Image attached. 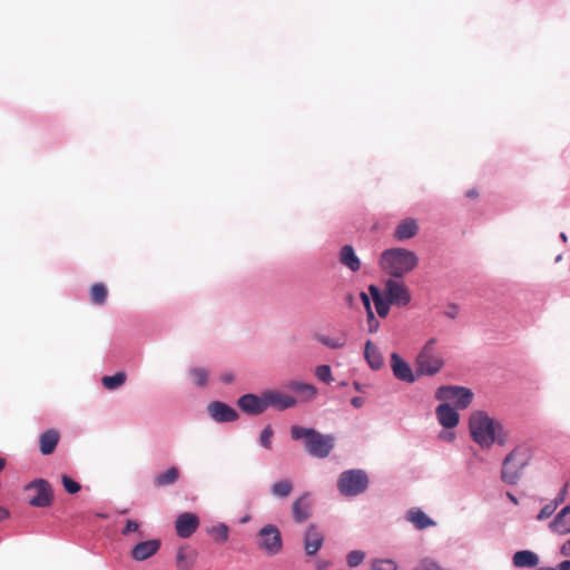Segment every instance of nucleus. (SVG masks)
<instances>
[{
	"instance_id": "nucleus-3",
	"label": "nucleus",
	"mask_w": 570,
	"mask_h": 570,
	"mask_svg": "<svg viewBox=\"0 0 570 570\" xmlns=\"http://www.w3.org/2000/svg\"><path fill=\"white\" fill-rule=\"evenodd\" d=\"M380 263L382 269L391 277L402 278L416 267L419 258L410 249L394 247L382 253Z\"/></svg>"
},
{
	"instance_id": "nucleus-11",
	"label": "nucleus",
	"mask_w": 570,
	"mask_h": 570,
	"mask_svg": "<svg viewBox=\"0 0 570 570\" xmlns=\"http://www.w3.org/2000/svg\"><path fill=\"white\" fill-rule=\"evenodd\" d=\"M237 404L242 411L250 415H259L266 411L264 393L259 396L252 393L245 394L238 399Z\"/></svg>"
},
{
	"instance_id": "nucleus-4",
	"label": "nucleus",
	"mask_w": 570,
	"mask_h": 570,
	"mask_svg": "<svg viewBox=\"0 0 570 570\" xmlns=\"http://www.w3.org/2000/svg\"><path fill=\"white\" fill-rule=\"evenodd\" d=\"M530 460L529 450L524 446L514 448L503 460L501 479L508 484H515L521 478L522 470Z\"/></svg>"
},
{
	"instance_id": "nucleus-21",
	"label": "nucleus",
	"mask_w": 570,
	"mask_h": 570,
	"mask_svg": "<svg viewBox=\"0 0 570 570\" xmlns=\"http://www.w3.org/2000/svg\"><path fill=\"white\" fill-rule=\"evenodd\" d=\"M311 515V501L308 494L301 495L293 503V518L296 522L302 523Z\"/></svg>"
},
{
	"instance_id": "nucleus-35",
	"label": "nucleus",
	"mask_w": 570,
	"mask_h": 570,
	"mask_svg": "<svg viewBox=\"0 0 570 570\" xmlns=\"http://www.w3.org/2000/svg\"><path fill=\"white\" fill-rule=\"evenodd\" d=\"M293 490V483L289 480H281L272 485V493L275 497L286 498Z\"/></svg>"
},
{
	"instance_id": "nucleus-24",
	"label": "nucleus",
	"mask_w": 570,
	"mask_h": 570,
	"mask_svg": "<svg viewBox=\"0 0 570 570\" xmlns=\"http://www.w3.org/2000/svg\"><path fill=\"white\" fill-rule=\"evenodd\" d=\"M419 226L412 218L403 219L399 223L394 230V237L397 240H405L414 237L417 234Z\"/></svg>"
},
{
	"instance_id": "nucleus-44",
	"label": "nucleus",
	"mask_w": 570,
	"mask_h": 570,
	"mask_svg": "<svg viewBox=\"0 0 570 570\" xmlns=\"http://www.w3.org/2000/svg\"><path fill=\"white\" fill-rule=\"evenodd\" d=\"M558 505L552 501L548 504H546L539 512L537 519L538 520H544L550 518L554 511L557 510Z\"/></svg>"
},
{
	"instance_id": "nucleus-54",
	"label": "nucleus",
	"mask_w": 570,
	"mask_h": 570,
	"mask_svg": "<svg viewBox=\"0 0 570 570\" xmlns=\"http://www.w3.org/2000/svg\"><path fill=\"white\" fill-rule=\"evenodd\" d=\"M466 197L469 198H476L478 197V191L475 189H470L466 191Z\"/></svg>"
},
{
	"instance_id": "nucleus-26",
	"label": "nucleus",
	"mask_w": 570,
	"mask_h": 570,
	"mask_svg": "<svg viewBox=\"0 0 570 570\" xmlns=\"http://www.w3.org/2000/svg\"><path fill=\"white\" fill-rule=\"evenodd\" d=\"M364 357L368 366L374 371L382 368L384 365V358L382 353L370 341H367L365 344Z\"/></svg>"
},
{
	"instance_id": "nucleus-60",
	"label": "nucleus",
	"mask_w": 570,
	"mask_h": 570,
	"mask_svg": "<svg viewBox=\"0 0 570 570\" xmlns=\"http://www.w3.org/2000/svg\"><path fill=\"white\" fill-rule=\"evenodd\" d=\"M351 404L356 407V404H357L356 397L351 399Z\"/></svg>"
},
{
	"instance_id": "nucleus-15",
	"label": "nucleus",
	"mask_w": 570,
	"mask_h": 570,
	"mask_svg": "<svg viewBox=\"0 0 570 570\" xmlns=\"http://www.w3.org/2000/svg\"><path fill=\"white\" fill-rule=\"evenodd\" d=\"M391 368L397 380L406 383L415 381L412 368L397 353L391 354Z\"/></svg>"
},
{
	"instance_id": "nucleus-52",
	"label": "nucleus",
	"mask_w": 570,
	"mask_h": 570,
	"mask_svg": "<svg viewBox=\"0 0 570 570\" xmlns=\"http://www.w3.org/2000/svg\"><path fill=\"white\" fill-rule=\"evenodd\" d=\"M9 518V511L6 508L0 507V521Z\"/></svg>"
},
{
	"instance_id": "nucleus-57",
	"label": "nucleus",
	"mask_w": 570,
	"mask_h": 570,
	"mask_svg": "<svg viewBox=\"0 0 570 570\" xmlns=\"http://www.w3.org/2000/svg\"><path fill=\"white\" fill-rule=\"evenodd\" d=\"M441 436L445 438L448 440H452L453 439V434L452 433H449V434L442 433Z\"/></svg>"
},
{
	"instance_id": "nucleus-38",
	"label": "nucleus",
	"mask_w": 570,
	"mask_h": 570,
	"mask_svg": "<svg viewBox=\"0 0 570 570\" xmlns=\"http://www.w3.org/2000/svg\"><path fill=\"white\" fill-rule=\"evenodd\" d=\"M372 570H397V564L391 559L375 560L372 563Z\"/></svg>"
},
{
	"instance_id": "nucleus-5",
	"label": "nucleus",
	"mask_w": 570,
	"mask_h": 570,
	"mask_svg": "<svg viewBox=\"0 0 570 570\" xmlns=\"http://www.w3.org/2000/svg\"><path fill=\"white\" fill-rule=\"evenodd\" d=\"M436 338H430L416 356V372L420 375H434L444 365L442 356L435 350Z\"/></svg>"
},
{
	"instance_id": "nucleus-2",
	"label": "nucleus",
	"mask_w": 570,
	"mask_h": 570,
	"mask_svg": "<svg viewBox=\"0 0 570 570\" xmlns=\"http://www.w3.org/2000/svg\"><path fill=\"white\" fill-rule=\"evenodd\" d=\"M293 440H303L306 452L315 458L324 459L330 455L334 448L335 439L330 434H322L314 429L299 425L291 428Z\"/></svg>"
},
{
	"instance_id": "nucleus-41",
	"label": "nucleus",
	"mask_w": 570,
	"mask_h": 570,
	"mask_svg": "<svg viewBox=\"0 0 570 570\" xmlns=\"http://www.w3.org/2000/svg\"><path fill=\"white\" fill-rule=\"evenodd\" d=\"M274 435L273 429L271 425L265 426V429L261 433L259 442L262 446L265 449H271L272 446V438Z\"/></svg>"
},
{
	"instance_id": "nucleus-12",
	"label": "nucleus",
	"mask_w": 570,
	"mask_h": 570,
	"mask_svg": "<svg viewBox=\"0 0 570 570\" xmlns=\"http://www.w3.org/2000/svg\"><path fill=\"white\" fill-rule=\"evenodd\" d=\"M199 527V519L191 512H184L179 514L175 522V528L178 537L189 538Z\"/></svg>"
},
{
	"instance_id": "nucleus-39",
	"label": "nucleus",
	"mask_w": 570,
	"mask_h": 570,
	"mask_svg": "<svg viewBox=\"0 0 570 570\" xmlns=\"http://www.w3.org/2000/svg\"><path fill=\"white\" fill-rule=\"evenodd\" d=\"M315 376L325 383H330L332 381V372L328 365H318L315 368Z\"/></svg>"
},
{
	"instance_id": "nucleus-6",
	"label": "nucleus",
	"mask_w": 570,
	"mask_h": 570,
	"mask_svg": "<svg viewBox=\"0 0 570 570\" xmlns=\"http://www.w3.org/2000/svg\"><path fill=\"white\" fill-rule=\"evenodd\" d=\"M257 548L268 556H276L283 549L281 531L274 524L264 525L256 535Z\"/></svg>"
},
{
	"instance_id": "nucleus-14",
	"label": "nucleus",
	"mask_w": 570,
	"mask_h": 570,
	"mask_svg": "<svg viewBox=\"0 0 570 570\" xmlns=\"http://www.w3.org/2000/svg\"><path fill=\"white\" fill-rule=\"evenodd\" d=\"M161 546L159 539H151L137 543L130 551V556L136 561H144L157 553Z\"/></svg>"
},
{
	"instance_id": "nucleus-33",
	"label": "nucleus",
	"mask_w": 570,
	"mask_h": 570,
	"mask_svg": "<svg viewBox=\"0 0 570 570\" xmlns=\"http://www.w3.org/2000/svg\"><path fill=\"white\" fill-rule=\"evenodd\" d=\"M108 296L107 287L101 284L97 283L94 284L90 288V299L94 304L102 305Z\"/></svg>"
},
{
	"instance_id": "nucleus-30",
	"label": "nucleus",
	"mask_w": 570,
	"mask_h": 570,
	"mask_svg": "<svg viewBox=\"0 0 570 570\" xmlns=\"http://www.w3.org/2000/svg\"><path fill=\"white\" fill-rule=\"evenodd\" d=\"M360 298L366 309V313H367V326H368V332L371 333H375L380 326V323L379 321L376 320V317L374 316V313L372 311V307H371V299L368 297L367 294L365 293H361L360 295Z\"/></svg>"
},
{
	"instance_id": "nucleus-1",
	"label": "nucleus",
	"mask_w": 570,
	"mask_h": 570,
	"mask_svg": "<svg viewBox=\"0 0 570 570\" xmlns=\"http://www.w3.org/2000/svg\"><path fill=\"white\" fill-rule=\"evenodd\" d=\"M469 430L472 440L483 449H489L492 444L504 445L508 440V433L503 425L490 417L484 411H474L469 419Z\"/></svg>"
},
{
	"instance_id": "nucleus-45",
	"label": "nucleus",
	"mask_w": 570,
	"mask_h": 570,
	"mask_svg": "<svg viewBox=\"0 0 570 570\" xmlns=\"http://www.w3.org/2000/svg\"><path fill=\"white\" fill-rule=\"evenodd\" d=\"M368 476L365 471L358 469V493L365 491L368 487Z\"/></svg>"
},
{
	"instance_id": "nucleus-8",
	"label": "nucleus",
	"mask_w": 570,
	"mask_h": 570,
	"mask_svg": "<svg viewBox=\"0 0 570 570\" xmlns=\"http://www.w3.org/2000/svg\"><path fill=\"white\" fill-rule=\"evenodd\" d=\"M435 397L444 403L453 402L458 409H465L471 404L473 393L463 386L443 385L438 389Z\"/></svg>"
},
{
	"instance_id": "nucleus-13",
	"label": "nucleus",
	"mask_w": 570,
	"mask_h": 570,
	"mask_svg": "<svg viewBox=\"0 0 570 570\" xmlns=\"http://www.w3.org/2000/svg\"><path fill=\"white\" fill-rule=\"evenodd\" d=\"M264 400L266 403V410L273 407L278 411H283L293 407L296 404V400L287 394L278 391H266L264 392Z\"/></svg>"
},
{
	"instance_id": "nucleus-31",
	"label": "nucleus",
	"mask_w": 570,
	"mask_h": 570,
	"mask_svg": "<svg viewBox=\"0 0 570 570\" xmlns=\"http://www.w3.org/2000/svg\"><path fill=\"white\" fill-rule=\"evenodd\" d=\"M340 262L353 272L356 271V255L352 245H345L342 247L340 252Z\"/></svg>"
},
{
	"instance_id": "nucleus-28",
	"label": "nucleus",
	"mask_w": 570,
	"mask_h": 570,
	"mask_svg": "<svg viewBox=\"0 0 570 570\" xmlns=\"http://www.w3.org/2000/svg\"><path fill=\"white\" fill-rule=\"evenodd\" d=\"M288 389L301 395L304 401L313 400L316 395V389L303 382L293 381L288 384Z\"/></svg>"
},
{
	"instance_id": "nucleus-49",
	"label": "nucleus",
	"mask_w": 570,
	"mask_h": 570,
	"mask_svg": "<svg viewBox=\"0 0 570 570\" xmlns=\"http://www.w3.org/2000/svg\"><path fill=\"white\" fill-rule=\"evenodd\" d=\"M347 562L351 567H356V551H351L348 553Z\"/></svg>"
},
{
	"instance_id": "nucleus-59",
	"label": "nucleus",
	"mask_w": 570,
	"mask_h": 570,
	"mask_svg": "<svg viewBox=\"0 0 570 570\" xmlns=\"http://www.w3.org/2000/svg\"><path fill=\"white\" fill-rule=\"evenodd\" d=\"M357 558H358V563H361L362 560L364 559V553L358 551Z\"/></svg>"
},
{
	"instance_id": "nucleus-17",
	"label": "nucleus",
	"mask_w": 570,
	"mask_h": 570,
	"mask_svg": "<svg viewBox=\"0 0 570 570\" xmlns=\"http://www.w3.org/2000/svg\"><path fill=\"white\" fill-rule=\"evenodd\" d=\"M549 528L560 535L570 534V505H566L557 513Z\"/></svg>"
},
{
	"instance_id": "nucleus-62",
	"label": "nucleus",
	"mask_w": 570,
	"mask_h": 570,
	"mask_svg": "<svg viewBox=\"0 0 570 570\" xmlns=\"http://www.w3.org/2000/svg\"><path fill=\"white\" fill-rule=\"evenodd\" d=\"M413 570H424L423 567L420 564V567L413 569Z\"/></svg>"
},
{
	"instance_id": "nucleus-29",
	"label": "nucleus",
	"mask_w": 570,
	"mask_h": 570,
	"mask_svg": "<svg viewBox=\"0 0 570 570\" xmlns=\"http://www.w3.org/2000/svg\"><path fill=\"white\" fill-rule=\"evenodd\" d=\"M179 474V470L176 466H171L165 472L157 474L154 478V484L159 488L174 484L178 480Z\"/></svg>"
},
{
	"instance_id": "nucleus-10",
	"label": "nucleus",
	"mask_w": 570,
	"mask_h": 570,
	"mask_svg": "<svg viewBox=\"0 0 570 570\" xmlns=\"http://www.w3.org/2000/svg\"><path fill=\"white\" fill-rule=\"evenodd\" d=\"M210 417L219 423L234 422L238 419V413L228 404L219 401L210 402L207 405Z\"/></svg>"
},
{
	"instance_id": "nucleus-20",
	"label": "nucleus",
	"mask_w": 570,
	"mask_h": 570,
	"mask_svg": "<svg viewBox=\"0 0 570 570\" xmlns=\"http://www.w3.org/2000/svg\"><path fill=\"white\" fill-rule=\"evenodd\" d=\"M337 488L343 495H356V470H347L340 475Z\"/></svg>"
},
{
	"instance_id": "nucleus-19",
	"label": "nucleus",
	"mask_w": 570,
	"mask_h": 570,
	"mask_svg": "<svg viewBox=\"0 0 570 570\" xmlns=\"http://www.w3.org/2000/svg\"><path fill=\"white\" fill-rule=\"evenodd\" d=\"M60 441V434L55 429H49L40 434L39 448L42 455H50L55 452Z\"/></svg>"
},
{
	"instance_id": "nucleus-56",
	"label": "nucleus",
	"mask_w": 570,
	"mask_h": 570,
	"mask_svg": "<svg viewBox=\"0 0 570 570\" xmlns=\"http://www.w3.org/2000/svg\"><path fill=\"white\" fill-rule=\"evenodd\" d=\"M4 466H6V460L3 458H0V471H2Z\"/></svg>"
},
{
	"instance_id": "nucleus-47",
	"label": "nucleus",
	"mask_w": 570,
	"mask_h": 570,
	"mask_svg": "<svg viewBox=\"0 0 570 570\" xmlns=\"http://www.w3.org/2000/svg\"><path fill=\"white\" fill-rule=\"evenodd\" d=\"M444 315L449 318H455L458 316V306L454 304L449 305L448 309L444 312Z\"/></svg>"
},
{
	"instance_id": "nucleus-9",
	"label": "nucleus",
	"mask_w": 570,
	"mask_h": 570,
	"mask_svg": "<svg viewBox=\"0 0 570 570\" xmlns=\"http://www.w3.org/2000/svg\"><path fill=\"white\" fill-rule=\"evenodd\" d=\"M384 293L392 305L404 307L411 302V293L401 278L390 277L386 279Z\"/></svg>"
},
{
	"instance_id": "nucleus-55",
	"label": "nucleus",
	"mask_w": 570,
	"mask_h": 570,
	"mask_svg": "<svg viewBox=\"0 0 570 570\" xmlns=\"http://www.w3.org/2000/svg\"><path fill=\"white\" fill-rule=\"evenodd\" d=\"M507 497L510 499L512 503L518 504V499L512 493L508 492Z\"/></svg>"
},
{
	"instance_id": "nucleus-23",
	"label": "nucleus",
	"mask_w": 570,
	"mask_h": 570,
	"mask_svg": "<svg viewBox=\"0 0 570 570\" xmlns=\"http://www.w3.org/2000/svg\"><path fill=\"white\" fill-rule=\"evenodd\" d=\"M197 558V552L189 547H181L177 551L176 567L178 570H191Z\"/></svg>"
},
{
	"instance_id": "nucleus-40",
	"label": "nucleus",
	"mask_w": 570,
	"mask_h": 570,
	"mask_svg": "<svg viewBox=\"0 0 570 570\" xmlns=\"http://www.w3.org/2000/svg\"><path fill=\"white\" fill-rule=\"evenodd\" d=\"M132 532H137L139 537H144V532L140 531V523L135 520H127L125 528L121 530V534L127 537Z\"/></svg>"
},
{
	"instance_id": "nucleus-7",
	"label": "nucleus",
	"mask_w": 570,
	"mask_h": 570,
	"mask_svg": "<svg viewBox=\"0 0 570 570\" xmlns=\"http://www.w3.org/2000/svg\"><path fill=\"white\" fill-rule=\"evenodd\" d=\"M24 492L29 493L28 502L36 508H47L52 504L53 492L50 483L45 479H37L24 485Z\"/></svg>"
},
{
	"instance_id": "nucleus-25",
	"label": "nucleus",
	"mask_w": 570,
	"mask_h": 570,
	"mask_svg": "<svg viewBox=\"0 0 570 570\" xmlns=\"http://www.w3.org/2000/svg\"><path fill=\"white\" fill-rule=\"evenodd\" d=\"M512 562L517 568H534L539 563V557L530 550H521L513 554Z\"/></svg>"
},
{
	"instance_id": "nucleus-42",
	"label": "nucleus",
	"mask_w": 570,
	"mask_h": 570,
	"mask_svg": "<svg viewBox=\"0 0 570 570\" xmlns=\"http://www.w3.org/2000/svg\"><path fill=\"white\" fill-rule=\"evenodd\" d=\"M61 481H62L65 490L70 494H75V493L79 492L81 489V487L78 482H76L75 480H72L71 478H69L67 475H62Z\"/></svg>"
},
{
	"instance_id": "nucleus-18",
	"label": "nucleus",
	"mask_w": 570,
	"mask_h": 570,
	"mask_svg": "<svg viewBox=\"0 0 570 570\" xmlns=\"http://www.w3.org/2000/svg\"><path fill=\"white\" fill-rule=\"evenodd\" d=\"M436 417L440 424L446 429H453L459 423V414L448 403L440 404L435 410Z\"/></svg>"
},
{
	"instance_id": "nucleus-50",
	"label": "nucleus",
	"mask_w": 570,
	"mask_h": 570,
	"mask_svg": "<svg viewBox=\"0 0 570 570\" xmlns=\"http://www.w3.org/2000/svg\"><path fill=\"white\" fill-rule=\"evenodd\" d=\"M557 570H570V560L561 561V562L558 564Z\"/></svg>"
},
{
	"instance_id": "nucleus-48",
	"label": "nucleus",
	"mask_w": 570,
	"mask_h": 570,
	"mask_svg": "<svg viewBox=\"0 0 570 570\" xmlns=\"http://www.w3.org/2000/svg\"><path fill=\"white\" fill-rule=\"evenodd\" d=\"M560 553L563 557L570 558V539L562 543L560 547Z\"/></svg>"
},
{
	"instance_id": "nucleus-51",
	"label": "nucleus",
	"mask_w": 570,
	"mask_h": 570,
	"mask_svg": "<svg viewBox=\"0 0 570 570\" xmlns=\"http://www.w3.org/2000/svg\"><path fill=\"white\" fill-rule=\"evenodd\" d=\"M233 380H234V376H233V374H232V373H225V374H223V375H222V381H223L224 383H227V384H228V383H232V382H233Z\"/></svg>"
},
{
	"instance_id": "nucleus-61",
	"label": "nucleus",
	"mask_w": 570,
	"mask_h": 570,
	"mask_svg": "<svg viewBox=\"0 0 570 570\" xmlns=\"http://www.w3.org/2000/svg\"><path fill=\"white\" fill-rule=\"evenodd\" d=\"M540 570H556V569H553V568H549V567H547V568H546V567H542V568H540Z\"/></svg>"
},
{
	"instance_id": "nucleus-58",
	"label": "nucleus",
	"mask_w": 570,
	"mask_h": 570,
	"mask_svg": "<svg viewBox=\"0 0 570 570\" xmlns=\"http://www.w3.org/2000/svg\"><path fill=\"white\" fill-rule=\"evenodd\" d=\"M560 238L562 239L563 243H566L568 240V237L564 233L560 234Z\"/></svg>"
},
{
	"instance_id": "nucleus-27",
	"label": "nucleus",
	"mask_w": 570,
	"mask_h": 570,
	"mask_svg": "<svg viewBox=\"0 0 570 570\" xmlns=\"http://www.w3.org/2000/svg\"><path fill=\"white\" fill-rule=\"evenodd\" d=\"M371 297L373 299L375 311L380 317H386L390 311V305H392L386 296L384 297L381 291L374 286H370Z\"/></svg>"
},
{
	"instance_id": "nucleus-32",
	"label": "nucleus",
	"mask_w": 570,
	"mask_h": 570,
	"mask_svg": "<svg viewBox=\"0 0 570 570\" xmlns=\"http://www.w3.org/2000/svg\"><path fill=\"white\" fill-rule=\"evenodd\" d=\"M315 338L322 343L323 345L330 347V348H341L346 344V337L344 335L340 336H330V335H322L317 334Z\"/></svg>"
},
{
	"instance_id": "nucleus-36",
	"label": "nucleus",
	"mask_w": 570,
	"mask_h": 570,
	"mask_svg": "<svg viewBox=\"0 0 570 570\" xmlns=\"http://www.w3.org/2000/svg\"><path fill=\"white\" fill-rule=\"evenodd\" d=\"M189 374L193 377L196 385L205 386L207 384V380H208L207 370H205L203 367H195V368L190 370Z\"/></svg>"
},
{
	"instance_id": "nucleus-16",
	"label": "nucleus",
	"mask_w": 570,
	"mask_h": 570,
	"mask_svg": "<svg viewBox=\"0 0 570 570\" xmlns=\"http://www.w3.org/2000/svg\"><path fill=\"white\" fill-rule=\"evenodd\" d=\"M323 541V533L315 525L311 524L307 528L304 537L305 552L308 556L315 554L322 548Z\"/></svg>"
},
{
	"instance_id": "nucleus-53",
	"label": "nucleus",
	"mask_w": 570,
	"mask_h": 570,
	"mask_svg": "<svg viewBox=\"0 0 570 570\" xmlns=\"http://www.w3.org/2000/svg\"><path fill=\"white\" fill-rule=\"evenodd\" d=\"M353 301H354V296L353 294L348 293L346 296H345V303L348 307H353Z\"/></svg>"
},
{
	"instance_id": "nucleus-34",
	"label": "nucleus",
	"mask_w": 570,
	"mask_h": 570,
	"mask_svg": "<svg viewBox=\"0 0 570 570\" xmlns=\"http://www.w3.org/2000/svg\"><path fill=\"white\" fill-rule=\"evenodd\" d=\"M126 374L118 372L115 375H106L101 379V383L107 390H116L120 387L126 381Z\"/></svg>"
},
{
	"instance_id": "nucleus-43",
	"label": "nucleus",
	"mask_w": 570,
	"mask_h": 570,
	"mask_svg": "<svg viewBox=\"0 0 570 570\" xmlns=\"http://www.w3.org/2000/svg\"><path fill=\"white\" fill-rule=\"evenodd\" d=\"M421 566L424 570H450L449 568L442 566L438 561L431 558H425L421 560Z\"/></svg>"
},
{
	"instance_id": "nucleus-37",
	"label": "nucleus",
	"mask_w": 570,
	"mask_h": 570,
	"mask_svg": "<svg viewBox=\"0 0 570 570\" xmlns=\"http://www.w3.org/2000/svg\"><path fill=\"white\" fill-rule=\"evenodd\" d=\"M209 533L215 538L217 542H225L228 539V527L224 523H220L216 527H213Z\"/></svg>"
},
{
	"instance_id": "nucleus-46",
	"label": "nucleus",
	"mask_w": 570,
	"mask_h": 570,
	"mask_svg": "<svg viewBox=\"0 0 570 570\" xmlns=\"http://www.w3.org/2000/svg\"><path fill=\"white\" fill-rule=\"evenodd\" d=\"M569 483H564L561 490L559 491L558 495L553 500V502L559 507L561 503H563L567 499Z\"/></svg>"
},
{
	"instance_id": "nucleus-22",
	"label": "nucleus",
	"mask_w": 570,
	"mask_h": 570,
	"mask_svg": "<svg viewBox=\"0 0 570 570\" xmlns=\"http://www.w3.org/2000/svg\"><path fill=\"white\" fill-rule=\"evenodd\" d=\"M406 520L419 530L435 525V522L420 508L410 509L406 512Z\"/></svg>"
}]
</instances>
